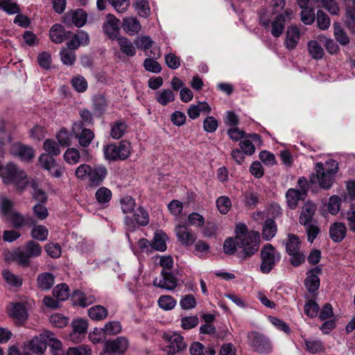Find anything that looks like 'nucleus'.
<instances>
[{
    "label": "nucleus",
    "mask_w": 355,
    "mask_h": 355,
    "mask_svg": "<svg viewBox=\"0 0 355 355\" xmlns=\"http://www.w3.org/2000/svg\"><path fill=\"white\" fill-rule=\"evenodd\" d=\"M75 49L63 48L60 53L62 62L66 65H73L76 60Z\"/></svg>",
    "instance_id": "nucleus-51"
},
{
    "label": "nucleus",
    "mask_w": 355,
    "mask_h": 355,
    "mask_svg": "<svg viewBox=\"0 0 355 355\" xmlns=\"http://www.w3.org/2000/svg\"><path fill=\"white\" fill-rule=\"evenodd\" d=\"M112 198L111 190L105 187L98 188L95 193V199L97 202L103 206H107Z\"/></svg>",
    "instance_id": "nucleus-36"
},
{
    "label": "nucleus",
    "mask_w": 355,
    "mask_h": 355,
    "mask_svg": "<svg viewBox=\"0 0 355 355\" xmlns=\"http://www.w3.org/2000/svg\"><path fill=\"white\" fill-rule=\"evenodd\" d=\"M122 28L128 35H135L141 31V25L135 17H125L122 20Z\"/></svg>",
    "instance_id": "nucleus-18"
},
{
    "label": "nucleus",
    "mask_w": 355,
    "mask_h": 355,
    "mask_svg": "<svg viewBox=\"0 0 355 355\" xmlns=\"http://www.w3.org/2000/svg\"><path fill=\"white\" fill-rule=\"evenodd\" d=\"M286 250L288 254H293L300 250V241L297 236L292 234L288 235Z\"/></svg>",
    "instance_id": "nucleus-48"
},
{
    "label": "nucleus",
    "mask_w": 355,
    "mask_h": 355,
    "mask_svg": "<svg viewBox=\"0 0 355 355\" xmlns=\"http://www.w3.org/2000/svg\"><path fill=\"white\" fill-rule=\"evenodd\" d=\"M284 29V18L282 15H277L271 24V33L275 37H279Z\"/></svg>",
    "instance_id": "nucleus-50"
},
{
    "label": "nucleus",
    "mask_w": 355,
    "mask_h": 355,
    "mask_svg": "<svg viewBox=\"0 0 355 355\" xmlns=\"http://www.w3.org/2000/svg\"><path fill=\"white\" fill-rule=\"evenodd\" d=\"M105 345L114 354H123L129 347L128 340L123 336L105 342Z\"/></svg>",
    "instance_id": "nucleus-19"
},
{
    "label": "nucleus",
    "mask_w": 355,
    "mask_h": 355,
    "mask_svg": "<svg viewBox=\"0 0 355 355\" xmlns=\"http://www.w3.org/2000/svg\"><path fill=\"white\" fill-rule=\"evenodd\" d=\"M280 254L271 244H266L261 251V263L260 269L263 273H268L274 268L275 264L279 261Z\"/></svg>",
    "instance_id": "nucleus-4"
},
{
    "label": "nucleus",
    "mask_w": 355,
    "mask_h": 355,
    "mask_svg": "<svg viewBox=\"0 0 355 355\" xmlns=\"http://www.w3.org/2000/svg\"><path fill=\"white\" fill-rule=\"evenodd\" d=\"M316 207L315 204L311 202H306L302 208L300 223L302 225H308L310 223L313 222V216L315 213Z\"/></svg>",
    "instance_id": "nucleus-23"
},
{
    "label": "nucleus",
    "mask_w": 355,
    "mask_h": 355,
    "mask_svg": "<svg viewBox=\"0 0 355 355\" xmlns=\"http://www.w3.org/2000/svg\"><path fill=\"white\" fill-rule=\"evenodd\" d=\"M250 345L254 351L262 354H268L272 352V345L269 339L264 335L258 332H252L250 335Z\"/></svg>",
    "instance_id": "nucleus-7"
},
{
    "label": "nucleus",
    "mask_w": 355,
    "mask_h": 355,
    "mask_svg": "<svg viewBox=\"0 0 355 355\" xmlns=\"http://www.w3.org/2000/svg\"><path fill=\"white\" fill-rule=\"evenodd\" d=\"M51 324L58 328H63L69 323V318L61 313H54L50 317Z\"/></svg>",
    "instance_id": "nucleus-63"
},
{
    "label": "nucleus",
    "mask_w": 355,
    "mask_h": 355,
    "mask_svg": "<svg viewBox=\"0 0 355 355\" xmlns=\"http://www.w3.org/2000/svg\"><path fill=\"white\" fill-rule=\"evenodd\" d=\"M0 8L9 15L20 12V8L15 0H0Z\"/></svg>",
    "instance_id": "nucleus-47"
},
{
    "label": "nucleus",
    "mask_w": 355,
    "mask_h": 355,
    "mask_svg": "<svg viewBox=\"0 0 355 355\" xmlns=\"http://www.w3.org/2000/svg\"><path fill=\"white\" fill-rule=\"evenodd\" d=\"M119 20L112 14H107L103 24L104 33L111 40L117 39L119 33Z\"/></svg>",
    "instance_id": "nucleus-12"
},
{
    "label": "nucleus",
    "mask_w": 355,
    "mask_h": 355,
    "mask_svg": "<svg viewBox=\"0 0 355 355\" xmlns=\"http://www.w3.org/2000/svg\"><path fill=\"white\" fill-rule=\"evenodd\" d=\"M3 279L7 284L14 287H19L22 285L23 279L18 275H15L11 271L4 269L1 272Z\"/></svg>",
    "instance_id": "nucleus-45"
},
{
    "label": "nucleus",
    "mask_w": 355,
    "mask_h": 355,
    "mask_svg": "<svg viewBox=\"0 0 355 355\" xmlns=\"http://www.w3.org/2000/svg\"><path fill=\"white\" fill-rule=\"evenodd\" d=\"M87 15L82 9H78L66 15L64 21L68 25L73 24L76 27L83 26L87 21Z\"/></svg>",
    "instance_id": "nucleus-17"
},
{
    "label": "nucleus",
    "mask_w": 355,
    "mask_h": 355,
    "mask_svg": "<svg viewBox=\"0 0 355 355\" xmlns=\"http://www.w3.org/2000/svg\"><path fill=\"white\" fill-rule=\"evenodd\" d=\"M24 249L30 259L39 257L42 251L41 245L33 241L26 242Z\"/></svg>",
    "instance_id": "nucleus-52"
},
{
    "label": "nucleus",
    "mask_w": 355,
    "mask_h": 355,
    "mask_svg": "<svg viewBox=\"0 0 355 355\" xmlns=\"http://www.w3.org/2000/svg\"><path fill=\"white\" fill-rule=\"evenodd\" d=\"M53 296L59 301H64L69 296V288L66 284L57 285L53 290Z\"/></svg>",
    "instance_id": "nucleus-54"
},
{
    "label": "nucleus",
    "mask_w": 355,
    "mask_h": 355,
    "mask_svg": "<svg viewBox=\"0 0 355 355\" xmlns=\"http://www.w3.org/2000/svg\"><path fill=\"white\" fill-rule=\"evenodd\" d=\"M8 314L12 318L17 320L19 322H22L28 318L26 308L19 303L12 304L8 311Z\"/></svg>",
    "instance_id": "nucleus-33"
},
{
    "label": "nucleus",
    "mask_w": 355,
    "mask_h": 355,
    "mask_svg": "<svg viewBox=\"0 0 355 355\" xmlns=\"http://www.w3.org/2000/svg\"><path fill=\"white\" fill-rule=\"evenodd\" d=\"M309 53L313 59L320 60L324 55V51L317 40H312L307 43Z\"/></svg>",
    "instance_id": "nucleus-38"
},
{
    "label": "nucleus",
    "mask_w": 355,
    "mask_h": 355,
    "mask_svg": "<svg viewBox=\"0 0 355 355\" xmlns=\"http://www.w3.org/2000/svg\"><path fill=\"white\" fill-rule=\"evenodd\" d=\"M315 20L318 28L322 31H326L330 27L331 19L322 10H317Z\"/></svg>",
    "instance_id": "nucleus-46"
},
{
    "label": "nucleus",
    "mask_w": 355,
    "mask_h": 355,
    "mask_svg": "<svg viewBox=\"0 0 355 355\" xmlns=\"http://www.w3.org/2000/svg\"><path fill=\"white\" fill-rule=\"evenodd\" d=\"M300 38V30L296 26H291L287 28L285 46L290 50L296 48Z\"/></svg>",
    "instance_id": "nucleus-21"
},
{
    "label": "nucleus",
    "mask_w": 355,
    "mask_h": 355,
    "mask_svg": "<svg viewBox=\"0 0 355 355\" xmlns=\"http://www.w3.org/2000/svg\"><path fill=\"white\" fill-rule=\"evenodd\" d=\"M117 42L120 51L127 57H133L136 54V48L133 43L127 37L119 36Z\"/></svg>",
    "instance_id": "nucleus-32"
},
{
    "label": "nucleus",
    "mask_w": 355,
    "mask_h": 355,
    "mask_svg": "<svg viewBox=\"0 0 355 355\" xmlns=\"http://www.w3.org/2000/svg\"><path fill=\"white\" fill-rule=\"evenodd\" d=\"M277 233V226L274 220L268 219L265 221L262 230V236L265 240H270Z\"/></svg>",
    "instance_id": "nucleus-44"
},
{
    "label": "nucleus",
    "mask_w": 355,
    "mask_h": 355,
    "mask_svg": "<svg viewBox=\"0 0 355 355\" xmlns=\"http://www.w3.org/2000/svg\"><path fill=\"white\" fill-rule=\"evenodd\" d=\"M163 338L167 343L164 350L168 355H173L178 353L187 347L184 338L178 334H165L163 336Z\"/></svg>",
    "instance_id": "nucleus-6"
},
{
    "label": "nucleus",
    "mask_w": 355,
    "mask_h": 355,
    "mask_svg": "<svg viewBox=\"0 0 355 355\" xmlns=\"http://www.w3.org/2000/svg\"><path fill=\"white\" fill-rule=\"evenodd\" d=\"M236 241L239 248L241 249L244 258L249 257L258 251L260 245L259 233L249 230L243 223L236 225L235 228Z\"/></svg>",
    "instance_id": "nucleus-1"
},
{
    "label": "nucleus",
    "mask_w": 355,
    "mask_h": 355,
    "mask_svg": "<svg viewBox=\"0 0 355 355\" xmlns=\"http://www.w3.org/2000/svg\"><path fill=\"white\" fill-rule=\"evenodd\" d=\"M108 315L106 308L101 305H96L88 309V315L93 320H103Z\"/></svg>",
    "instance_id": "nucleus-39"
},
{
    "label": "nucleus",
    "mask_w": 355,
    "mask_h": 355,
    "mask_svg": "<svg viewBox=\"0 0 355 355\" xmlns=\"http://www.w3.org/2000/svg\"><path fill=\"white\" fill-rule=\"evenodd\" d=\"M306 350L310 353H317L322 350V343L318 339H304Z\"/></svg>",
    "instance_id": "nucleus-62"
},
{
    "label": "nucleus",
    "mask_w": 355,
    "mask_h": 355,
    "mask_svg": "<svg viewBox=\"0 0 355 355\" xmlns=\"http://www.w3.org/2000/svg\"><path fill=\"white\" fill-rule=\"evenodd\" d=\"M43 148L49 156H57L61 153L59 145L55 141L52 139H46L44 142Z\"/></svg>",
    "instance_id": "nucleus-58"
},
{
    "label": "nucleus",
    "mask_w": 355,
    "mask_h": 355,
    "mask_svg": "<svg viewBox=\"0 0 355 355\" xmlns=\"http://www.w3.org/2000/svg\"><path fill=\"white\" fill-rule=\"evenodd\" d=\"M346 233L347 227L343 223H334L329 227V236L334 242L339 243L343 241Z\"/></svg>",
    "instance_id": "nucleus-27"
},
{
    "label": "nucleus",
    "mask_w": 355,
    "mask_h": 355,
    "mask_svg": "<svg viewBox=\"0 0 355 355\" xmlns=\"http://www.w3.org/2000/svg\"><path fill=\"white\" fill-rule=\"evenodd\" d=\"M12 152L14 155L24 162H30L35 155L34 150L32 148L21 144H15L12 147Z\"/></svg>",
    "instance_id": "nucleus-24"
},
{
    "label": "nucleus",
    "mask_w": 355,
    "mask_h": 355,
    "mask_svg": "<svg viewBox=\"0 0 355 355\" xmlns=\"http://www.w3.org/2000/svg\"><path fill=\"white\" fill-rule=\"evenodd\" d=\"M155 99L159 104L166 105L175 100V95L170 89H165L156 93Z\"/></svg>",
    "instance_id": "nucleus-43"
},
{
    "label": "nucleus",
    "mask_w": 355,
    "mask_h": 355,
    "mask_svg": "<svg viewBox=\"0 0 355 355\" xmlns=\"http://www.w3.org/2000/svg\"><path fill=\"white\" fill-rule=\"evenodd\" d=\"M121 207L123 213H131L134 211L136 203L130 196H125L120 200Z\"/></svg>",
    "instance_id": "nucleus-60"
},
{
    "label": "nucleus",
    "mask_w": 355,
    "mask_h": 355,
    "mask_svg": "<svg viewBox=\"0 0 355 355\" xmlns=\"http://www.w3.org/2000/svg\"><path fill=\"white\" fill-rule=\"evenodd\" d=\"M89 43V36L87 33L79 31L72 38L67 42L69 49H76L80 46H85Z\"/></svg>",
    "instance_id": "nucleus-26"
},
{
    "label": "nucleus",
    "mask_w": 355,
    "mask_h": 355,
    "mask_svg": "<svg viewBox=\"0 0 355 355\" xmlns=\"http://www.w3.org/2000/svg\"><path fill=\"white\" fill-rule=\"evenodd\" d=\"M72 331L69 334V339L73 343L81 342L87 329V322L83 319H76L71 322Z\"/></svg>",
    "instance_id": "nucleus-13"
},
{
    "label": "nucleus",
    "mask_w": 355,
    "mask_h": 355,
    "mask_svg": "<svg viewBox=\"0 0 355 355\" xmlns=\"http://www.w3.org/2000/svg\"><path fill=\"white\" fill-rule=\"evenodd\" d=\"M72 300L76 305L85 307L93 304L96 298L93 295H88L80 291H75L72 293Z\"/></svg>",
    "instance_id": "nucleus-30"
},
{
    "label": "nucleus",
    "mask_w": 355,
    "mask_h": 355,
    "mask_svg": "<svg viewBox=\"0 0 355 355\" xmlns=\"http://www.w3.org/2000/svg\"><path fill=\"white\" fill-rule=\"evenodd\" d=\"M128 125L122 120L114 121L110 124V136L114 139L121 138L127 132Z\"/></svg>",
    "instance_id": "nucleus-34"
},
{
    "label": "nucleus",
    "mask_w": 355,
    "mask_h": 355,
    "mask_svg": "<svg viewBox=\"0 0 355 355\" xmlns=\"http://www.w3.org/2000/svg\"><path fill=\"white\" fill-rule=\"evenodd\" d=\"M43 337L46 338L47 345L50 347L52 355H64L66 352L62 349V344L55 337L53 333L44 331Z\"/></svg>",
    "instance_id": "nucleus-20"
},
{
    "label": "nucleus",
    "mask_w": 355,
    "mask_h": 355,
    "mask_svg": "<svg viewBox=\"0 0 355 355\" xmlns=\"http://www.w3.org/2000/svg\"><path fill=\"white\" fill-rule=\"evenodd\" d=\"M305 197L304 191H299L295 189H288L286 193L287 205L291 209H295L299 201L304 200Z\"/></svg>",
    "instance_id": "nucleus-31"
},
{
    "label": "nucleus",
    "mask_w": 355,
    "mask_h": 355,
    "mask_svg": "<svg viewBox=\"0 0 355 355\" xmlns=\"http://www.w3.org/2000/svg\"><path fill=\"white\" fill-rule=\"evenodd\" d=\"M322 8L327 10L332 15H338L340 8L335 0H318Z\"/></svg>",
    "instance_id": "nucleus-57"
},
{
    "label": "nucleus",
    "mask_w": 355,
    "mask_h": 355,
    "mask_svg": "<svg viewBox=\"0 0 355 355\" xmlns=\"http://www.w3.org/2000/svg\"><path fill=\"white\" fill-rule=\"evenodd\" d=\"M31 235L35 240L44 241L47 239L49 230L44 225H35L31 230Z\"/></svg>",
    "instance_id": "nucleus-49"
},
{
    "label": "nucleus",
    "mask_w": 355,
    "mask_h": 355,
    "mask_svg": "<svg viewBox=\"0 0 355 355\" xmlns=\"http://www.w3.org/2000/svg\"><path fill=\"white\" fill-rule=\"evenodd\" d=\"M92 166L87 164H82L79 165L75 170V176L76 178L81 181H87L89 183V179L92 175Z\"/></svg>",
    "instance_id": "nucleus-42"
},
{
    "label": "nucleus",
    "mask_w": 355,
    "mask_h": 355,
    "mask_svg": "<svg viewBox=\"0 0 355 355\" xmlns=\"http://www.w3.org/2000/svg\"><path fill=\"white\" fill-rule=\"evenodd\" d=\"M40 166L48 171L49 174L55 178H60L64 173V167L56 164L55 159L47 154L43 153L39 157Z\"/></svg>",
    "instance_id": "nucleus-8"
},
{
    "label": "nucleus",
    "mask_w": 355,
    "mask_h": 355,
    "mask_svg": "<svg viewBox=\"0 0 355 355\" xmlns=\"http://www.w3.org/2000/svg\"><path fill=\"white\" fill-rule=\"evenodd\" d=\"M321 273L319 267H315L306 272V277L304 280V285L309 292L313 293L317 291L320 286V279L318 275Z\"/></svg>",
    "instance_id": "nucleus-16"
},
{
    "label": "nucleus",
    "mask_w": 355,
    "mask_h": 355,
    "mask_svg": "<svg viewBox=\"0 0 355 355\" xmlns=\"http://www.w3.org/2000/svg\"><path fill=\"white\" fill-rule=\"evenodd\" d=\"M334 27V35L335 40L343 46H345L349 43V37L347 35L346 32L340 26L338 22H334L333 24Z\"/></svg>",
    "instance_id": "nucleus-40"
},
{
    "label": "nucleus",
    "mask_w": 355,
    "mask_h": 355,
    "mask_svg": "<svg viewBox=\"0 0 355 355\" xmlns=\"http://www.w3.org/2000/svg\"><path fill=\"white\" fill-rule=\"evenodd\" d=\"M135 8L138 15L147 18L150 15V9L148 0H135Z\"/></svg>",
    "instance_id": "nucleus-55"
},
{
    "label": "nucleus",
    "mask_w": 355,
    "mask_h": 355,
    "mask_svg": "<svg viewBox=\"0 0 355 355\" xmlns=\"http://www.w3.org/2000/svg\"><path fill=\"white\" fill-rule=\"evenodd\" d=\"M64 355H92V350L88 346L83 345L69 348Z\"/></svg>",
    "instance_id": "nucleus-64"
},
{
    "label": "nucleus",
    "mask_w": 355,
    "mask_h": 355,
    "mask_svg": "<svg viewBox=\"0 0 355 355\" xmlns=\"http://www.w3.org/2000/svg\"><path fill=\"white\" fill-rule=\"evenodd\" d=\"M107 175V169L103 165H95L92 167V175L87 186L94 188L101 184Z\"/></svg>",
    "instance_id": "nucleus-14"
},
{
    "label": "nucleus",
    "mask_w": 355,
    "mask_h": 355,
    "mask_svg": "<svg viewBox=\"0 0 355 355\" xmlns=\"http://www.w3.org/2000/svg\"><path fill=\"white\" fill-rule=\"evenodd\" d=\"M67 33L60 24H54L49 31V36L51 41L56 44L62 43L67 37Z\"/></svg>",
    "instance_id": "nucleus-35"
},
{
    "label": "nucleus",
    "mask_w": 355,
    "mask_h": 355,
    "mask_svg": "<svg viewBox=\"0 0 355 355\" xmlns=\"http://www.w3.org/2000/svg\"><path fill=\"white\" fill-rule=\"evenodd\" d=\"M28 347L34 354H43L47 348L46 340L43 337V333L30 340Z\"/></svg>",
    "instance_id": "nucleus-25"
},
{
    "label": "nucleus",
    "mask_w": 355,
    "mask_h": 355,
    "mask_svg": "<svg viewBox=\"0 0 355 355\" xmlns=\"http://www.w3.org/2000/svg\"><path fill=\"white\" fill-rule=\"evenodd\" d=\"M7 261H16L19 265L23 267H28L30 266V258L26 254V251L22 249L18 248L6 255Z\"/></svg>",
    "instance_id": "nucleus-22"
},
{
    "label": "nucleus",
    "mask_w": 355,
    "mask_h": 355,
    "mask_svg": "<svg viewBox=\"0 0 355 355\" xmlns=\"http://www.w3.org/2000/svg\"><path fill=\"white\" fill-rule=\"evenodd\" d=\"M134 43L137 48L146 51L152 46L153 41L150 36L143 35L136 37Z\"/></svg>",
    "instance_id": "nucleus-61"
},
{
    "label": "nucleus",
    "mask_w": 355,
    "mask_h": 355,
    "mask_svg": "<svg viewBox=\"0 0 355 355\" xmlns=\"http://www.w3.org/2000/svg\"><path fill=\"white\" fill-rule=\"evenodd\" d=\"M318 39L324 43V46L329 53L334 54L339 51L338 44L331 38H328L324 35H320Z\"/></svg>",
    "instance_id": "nucleus-59"
},
{
    "label": "nucleus",
    "mask_w": 355,
    "mask_h": 355,
    "mask_svg": "<svg viewBox=\"0 0 355 355\" xmlns=\"http://www.w3.org/2000/svg\"><path fill=\"white\" fill-rule=\"evenodd\" d=\"M64 161L71 165L78 164L80 159L79 150L75 148H69L64 153Z\"/></svg>",
    "instance_id": "nucleus-53"
},
{
    "label": "nucleus",
    "mask_w": 355,
    "mask_h": 355,
    "mask_svg": "<svg viewBox=\"0 0 355 355\" xmlns=\"http://www.w3.org/2000/svg\"><path fill=\"white\" fill-rule=\"evenodd\" d=\"M168 239L167 235L162 232H156L152 241V248L156 250L164 252L166 250V241Z\"/></svg>",
    "instance_id": "nucleus-37"
},
{
    "label": "nucleus",
    "mask_w": 355,
    "mask_h": 355,
    "mask_svg": "<svg viewBox=\"0 0 355 355\" xmlns=\"http://www.w3.org/2000/svg\"><path fill=\"white\" fill-rule=\"evenodd\" d=\"M131 144L127 141L110 144L103 146V153L107 160H125L130 155Z\"/></svg>",
    "instance_id": "nucleus-3"
},
{
    "label": "nucleus",
    "mask_w": 355,
    "mask_h": 355,
    "mask_svg": "<svg viewBox=\"0 0 355 355\" xmlns=\"http://www.w3.org/2000/svg\"><path fill=\"white\" fill-rule=\"evenodd\" d=\"M1 177L5 184H13L20 191L28 183L26 173L13 163H8L3 167Z\"/></svg>",
    "instance_id": "nucleus-2"
},
{
    "label": "nucleus",
    "mask_w": 355,
    "mask_h": 355,
    "mask_svg": "<svg viewBox=\"0 0 355 355\" xmlns=\"http://www.w3.org/2000/svg\"><path fill=\"white\" fill-rule=\"evenodd\" d=\"M175 233L178 241L184 246H191L196 241L197 236L187 225H177Z\"/></svg>",
    "instance_id": "nucleus-10"
},
{
    "label": "nucleus",
    "mask_w": 355,
    "mask_h": 355,
    "mask_svg": "<svg viewBox=\"0 0 355 355\" xmlns=\"http://www.w3.org/2000/svg\"><path fill=\"white\" fill-rule=\"evenodd\" d=\"M71 132L74 137L78 140L79 145L83 148L88 147L95 137L94 132L84 127L81 121L73 123L71 127Z\"/></svg>",
    "instance_id": "nucleus-5"
},
{
    "label": "nucleus",
    "mask_w": 355,
    "mask_h": 355,
    "mask_svg": "<svg viewBox=\"0 0 355 355\" xmlns=\"http://www.w3.org/2000/svg\"><path fill=\"white\" fill-rule=\"evenodd\" d=\"M159 306L165 311L173 309L176 304V300L171 295H162L157 301Z\"/></svg>",
    "instance_id": "nucleus-56"
},
{
    "label": "nucleus",
    "mask_w": 355,
    "mask_h": 355,
    "mask_svg": "<svg viewBox=\"0 0 355 355\" xmlns=\"http://www.w3.org/2000/svg\"><path fill=\"white\" fill-rule=\"evenodd\" d=\"M211 107L205 101L198 102L197 105H191L187 110V114L191 119H196L199 117L200 113L209 114Z\"/></svg>",
    "instance_id": "nucleus-29"
},
{
    "label": "nucleus",
    "mask_w": 355,
    "mask_h": 355,
    "mask_svg": "<svg viewBox=\"0 0 355 355\" xmlns=\"http://www.w3.org/2000/svg\"><path fill=\"white\" fill-rule=\"evenodd\" d=\"M37 286L41 291H49L55 284V276L51 272H42L36 279Z\"/></svg>",
    "instance_id": "nucleus-28"
},
{
    "label": "nucleus",
    "mask_w": 355,
    "mask_h": 355,
    "mask_svg": "<svg viewBox=\"0 0 355 355\" xmlns=\"http://www.w3.org/2000/svg\"><path fill=\"white\" fill-rule=\"evenodd\" d=\"M153 283L155 286L168 291L174 290L178 285L175 277L171 272H166L165 270H162L161 276L155 278Z\"/></svg>",
    "instance_id": "nucleus-11"
},
{
    "label": "nucleus",
    "mask_w": 355,
    "mask_h": 355,
    "mask_svg": "<svg viewBox=\"0 0 355 355\" xmlns=\"http://www.w3.org/2000/svg\"><path fill=\"white\" fill-rule=\"evenodd\" d=\"M315 172L316 175H312L311 182L312 183H318L323 189H329L332 185L333 175L324 171L322 163L318 162L315 164Z\"/></svg>",
    "instance_id": "nucleus-9"
},
{
    "label": "nucleus",
    "mask_w": 355,
    "mask_h": 355,
    "mask_svg": "<svg viewBox=\"0 0 355 355\" xmlns=\"http://www.w3.org/2000/svg\"><path fill=\"white\" fill-rule=\"evenodd\" d=\"M302 10L300 12V20L304 25H311L315 21L316 14L312 8L306 6L300 7Z\"/></svg>",
    "instance_id": "nucleus-41"
},
{
    "label": "nucleus",
    "mask_w": 355,
    "mask_h": 355,
    "mask_svg": "<svg viewBox=\"0 0 355 355\" xmlns=\"http://www.w3.org/2000/svg\"><path fill=\"white\" fill-rule=\"evenodd\" d=\"M6 220L16 229L35 224V220L32 217L24 216L17 211L11 213Z\"/></svg>",
    "instance_id": "nucleus-15"
}]
</instances>
